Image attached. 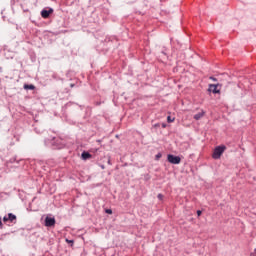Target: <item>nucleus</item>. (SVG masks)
<instances>
[{
  "label": "nucleus",
  "instance_id": "f257e3e1",
  "mask_svg": "<svg viewBox=\"0 0 256 256\" xmlns=\"http://www.w3.org/2000/svg\"><path fill=\"white\" fill-rule=\"evenodd\" d=\"M225 149H227L225 145L217 146L212 154L213 159H221V155L225 153Z\"/></svg>",
  "mask_w": 256,
  "mask_h": 256
},
{
  "label": "nucleus",
  "instance_id": "f03ea898",
  "mask_svg": "<svg viewBox=\"0 0 256 256\" xmlns=\"http://www.w3.org/2000/svg\"><path fill=\"white\" fill-rule=\"evenodd\" d=\"M167 161H169L172 165H179V163H181V157L175 156L173 154H168Z\"/></svg>",
  "mask_w": 256,
  "mask_h": 256
},
{
  "label": "nucleus",
  "instance_id": "7ed1b4c3",
  "mask_svg": "<svg viewBox=\"0 0 256 256\" xmlns=\"http://www.w3.org/2000/svg\"><path fill=\"white\" fill-rule=\"evenodd\" d=\"M218 87H221V84H210L208 91L214 94L221 93V90H219Z\"/></svg>",
  "mask_w": 256,
  "mask_h": 256
},
{
  "label": "nucleus",
  "instance_id": "20e7f679",
  "mask_svg": "<svg viewBox=\"0 0 256 256\" xmlns=\"http://www.w3.org/2000/svg\"><path fill=\"white\" fill-rule=\"evenodd\" d=\"M55 223V218H51L49 216L45 218V227H55Z\"/></svg>",
  "mask_w": 256,
  "mask_h": 256
},
{
  "label": "nucleus",
  "instance_id": "39448f33",
  "mask_svg": "<svg viewBox=\"0 0 256 256\" xmlns=\"http://www.w3.org/2000/svg\"><path fill=\"white\" fill-rule=\"evenodd\" d=\"M51 13H53V8H50L49 10H42L41 11V16L43 17V19H48L49 15H51Z\"/></svg>",
  "mask_w": 256,
  "mask_h": 256
},
{
  "label": "nucleus",
  "instance_id": "423d86ee",
  "mask_svg": "<svg viewBox=\"0 0 256 256\" xmlns=\"http://www.w3.org/2000/svg\"><path fill=\"white\" fill-rule=\"evenodd\" d=\"M81 157L84 161H87V159H91V154L87 151L82 152Z\"/></svg>",
  "mask_w": 256,
  "mask_h": 256
},
{
  "label": "nucleus",
  "instance_id": "0eeeda50",
  "mask_svg": "<svg viewBox=\"0 0 256 256\" xmlns=\"http://www.w3.org/2000/svg\"><path fill=\"white\" fill-rule=\"evenodd\" d=\"M8 221H10V223H13V221H17V216L13 213H9L8 214Z\"/></svg>",
  "mask_w": 256,
  "mask_h": 256
},
{
  "label": "nucleus",
  "instance_id": "6e6552de",
  "mask_svg": "<svg viewBox=\"0 0 256 256\" xmlns=\"http://www.w3.org/2000/svg\"><path fill=\"white\" fill-rule=\"evenodd\" d=\"M24 89H26V90H31V91H33V90H35V85H33V84H25L24 85Z\"/></svg>",
  "mask_w": 256,
  "mask_h": 256
},
{
  "label": "nucleus",
  "instance_id": "1a4fd4ad",
  "mask_svg": "<svg viewBox=\"0 0 256 256\" xmlns=\"http://www.w3.org/2000/svg\"><path fill=\"white\" fill-rule=\"evenodd\" d=\"M203 115H205V112L202 111V112H200V113L194 115V119H195L196 121H199V119H201V118L203 117Z\"/></svg>",
  "mask_w": 256,
  "mask_h": 256
},
{
  "label": "nucleus",
  "instance_id": "9d476101",
  "mask_svg": "<svg viewBox=\"0 0 256 256\" xmlns=\"http://www.w3.org/2000/svg\"><path fill=\"white\" fill-rule=\"evenodd\" d=\"M167 121L168 123H173V121H175V118H171V116H168Z\"/></svg>",
  "mask_w": 256,
  "mask_h": 256
},
{
  "label": "nucleus",
  "instance_id": "9b49d317",
  "mask_svg": "<svg viewBox=\"0 0 256 256\" xmlns=\"http://www.w3.org/2000/svg\"><path fill=\"white\" fill-rule=\"evenodd\" d=\"M105 213H107L108 215H113V210L111 209H106Z\"/></svg>",
  "mask_w": 256,
  "mask_h": 256
},
{
  "label": "nucleus",
  "instance_id": "f8f14e48",
  "mask_svg": "<svg viewBox=\"0 0 256 256\" xmlns=\"http://www.w3.org/2000/svg\"><path fill=\"white\" fill-rule=\"evenodd\" d=\"M155 157H156V161H159L160 158L162 157V154H161V153H158Z\"/></svg>",
  "mask_w": 256,
  "mask_h": 256
},
{
  "label": "nucleus",
  "instance_id": "ddd939ff",
  "mask_svg": "<svg viewBox=\"0 0 256 256\" xmlns=\"http://www.w3.org/2000/svg\"><path fill=\"white\" fill-rule=\"evenodd\" d=\"M3 221H4V223H7V221H9V217L4 216V217H3Z\"/></svg>",
  "mask_w": 256,
  "mask_h": 256
},
{
  "label": "nucleus",
  "instance_id": "4468645a",
  "mask_svg": "<svg viewBox=\"0 0 256 256\" xmlns=\"http://www.w3.org/2000/svg\"><path fill=\"white\" fill-rule=\"evenodd\" d=\"M0 229H3V221L1 220V216H0Z\"/></svg>",
  "mask_w": 256,
  "mask_h": 256
},
{
  "label": "nucleus",
  "instance_id": "2eb2a0df",
  "mask_svg": "<svg viewBox=\"0 0 256 256\" xmlns=\"http://www.w3.org/2000/svg\"><path fill=\"white\" fill-rule=\"evenodd\" d=\"M210 79H211L212 81H217V78H215V77H213V76H210Z\"/></svg>",
  "mask_w": 256,
  "mask_h": 256
},
{
  "label": "nucleus",
  "instance_id": "dca6fc26",
  "mask_svg": "<svg viewBox=\"0 0 256 256\" xmlns=\"http://www.w3.org/2000/svg\"><path fill=\"white\" fill-rule=\"evenodd\" d=\"M201 213H202L201 210H198V211H197L198 217H201Z\"/></svg>",
  "mask_w": 256,
  "mask_h": 256
},
{
  "label": "nucleus",
  "instance_id": "f3484780",
  "mask_svg": "<svg viewBox=\"0 0 256 256\" xmlns=\"http://www.w3.org/2000/svg\"><path fill=\"white\" fill-rule=\"evenodd\" d=\"M158 199H163L162 194H158Z\"/></svg>",
  "mask_w": 256,
  "mask_h": 256
},
{
  "label": "nucleus",
  "instance_id": "a211bd4d",
  "mask_svg": "<svg viewBox=\"0 0 256 256\" xmlns=\"http://www.w3.org/2000/svg\"><path fill=\"white\" fill-rule=\"evenodd\" d=\"M67 243H73V240L66 239Z\"/></svg>",
  "mask_w": 256,
  "mask_h": 256
},
{
  "label": "nucleus",
  "instance_id": "6ab92c4d",
  "mask_svg": "<svg viewBox=\"0 0 256 256\" xmlns=\"http://www.w3.org/2000/svg\"><path fill=\"white\" fill-rule=\"evenodd\" d=\"M108 165H111V159L108 160Z\"/></svg>",
  "mask_w": 256,
  "mask_h": 256
},
{
  "label": "nucleus",
  "instance_id": "aec40b11",
  "mask_svg": "<svg viewBox=\"0 0 256 256\" xmlns=\"http://www.w3.org/2000/svg\"><path fill=\"white\" fill-rule=\"evenodd\" d=\"M101 169H105V166H104V165H101Z\"/></svg>",
  "mask_w": 256,
  "mask_h": 256
},
{
  "label": "nucleus",
  "instance_id": "412c9836",
  "mask_svg": "<svg viewBox=\"0 0 256 256\" xmlns=\"http://www.w3.org/2000/svg\"><path fill=\"white\" fill-rule=\"evenodd\" d=\"M154 127H159V124H155Z\"/></svg>",
  "mask_w": 256,
  "mask_h": 256
},
{
  "label": "nucleus",
  "instance_id": "4be33fe9",
  "mask_svg": "<svg viewBox=\"0 0 256 256\" xmlns=\"http://www.w3.org/2000/svg\"><path fill=\"white\" fill-rule=\"evenodd\" d=\"M52 145H55V143H54V142H52Z\"/></svg>",
  "mask_w": 256,
  "mask_h": 256
},
{
  "label": "nucleus",
  "instance_id": "5701e85b",
  "mask_svg": "<svg viewBox=\"0 0 256 256\" xmlns=\"http://www.w3.org/2000/svg\"><path fill=\"white\" fill-rule=\"evenodd\" d=\"M255 253H256V249H255Z\"/></svg>",
  "mask_w": 256,
  "mask_h": 256
}]
</instances>
